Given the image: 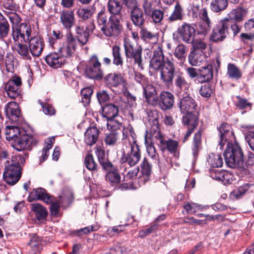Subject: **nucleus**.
<instances>
[{
	"instance_id": "nucleus-1",
	"label": "nucleus",
	"mask_w": 254,
	"mask_h": 254,
	"mask_svg": "<svg viewBox=\"0 0 254 254\" xmlns=\"http://www.w3.org/2000/svg\"><path fill=\"white\" fill-rule=\"evenodd\" d=\"M224 156L228 167L238 168L245 174L248 173L249 166L254 165V154L249 152L247 155H245L240 145L237 142L228 143Z\"/></svg>"
},
{
	"instance_id": "nucleus-2",
	"label": "nucleus",
	"mask_w": 254,
	"mask_h": 254,
	"mask_svg": "<svg viewBox=\"0 0 254 254\" xmlns=\"http://www.w3.org/2000/svg\"><path fill=\"white\" fill-rule=\"evenodd\" d=\"M150 67L157 70L163 79H183V73L180 70H175L172 60L165 58L163 51L158 47L153 53V56L150 62Z\"/></svg>"
},
{
	"instance_id": "nucleus-3",
	"label": "nucleus",
	"mask_w": 254,
	"mask_h": 254,
	"mask_svg": "<svg viewBox=\"0 0 254 254\" xmlns=\"http://www.w3.org/2000/svg\"><path fill=\"white\" fill-rule=\"evenodd\" d=\"M28 156L27 153H23L12 156L10 160L6 161L3 177L8 185H14L19 180L21 177V165L25 163Z\"/></svg>"
},
{
	"instance_id": "nucleus-4",
	"label": "nucleus",
	"mask_w": 254,
	"mask_h": 254,
	"mask_svg": "<svg viewBox=\"0 0 254 254\" xmlns=\"http://www.w3.org/2000/svg\"><path fill=\"white\" fill-rule=\"evenodd\" d=\"M122 154L120 162L132 167L136 165L140 161L141 156V149L136 140H133L128 145H125L121 150Z\"/></svg>"
},
{
	"instance_id": "nucleus-5",
	"label": "nucleus",
	"mask_w": 254,
	"mask_h": 254,
	"mask_svg": "<svg viewBox=\"0 0 254 254\" xmlns=\"http://www.w3.org/2000/svg\"><path fill=\"white\" fill-rule=\"evenodd\" d=\"M155 139L156 143L162 152L168 151L175 157L179 158V144L178 141L169 138L163 134L160 133L157 134Z\"/></svg>"
},
{
	"instance_id": "nucleus-6",
	"label": "nucleus",
	"mask_w": 254,
	"mask_h": 254,
	"mask_svg": "<svg viewBox=\"0 0 254 254\" xmlns=\"http://www.w3.org/2000/svg\"><path fill=\"white\" fill-rule=\"evenodd\" d=\"M123 26L121 22V18L116 15H110L108 23L105 26H102L101 30L106 37L118 36L122 32Z\"/></svg>"
},
{
	"instance_id": "nucleus-7",
	"label": "nucleus",
	"mask_w": 254,
	"mask_h": 254,
	"mask_svg": "<svg viewBox=\"0 0 254 254\" xmlns=\"http://www.w3.org/2000/svg\"><path fill=\"white\" fill-rule=\"evenodd\" d=\"M32 33L31 25L27 22L21 23L15 26H12V36L15 42H18L20 39L21 42L27 43L33 37Z\"/></svg>"
},
{
	"instance_id": "nucleus-8",
	"label": "nucleus",
	"mask_w": 254,
	"mask_h": 254,
	"mask_svg": "<svg viewBox=\"0 0 254 254\" xmlns=\"http://www.w3.org/2000/svg\"><path fill=\"white\" fill-rule=\"evenodd\" d=\"M125 52L127 58L132 60L134 64L138 66H141L142 49L137 44L132 43L129 40H125L124 42Z\"/></svg>"
},
{
	"instance_id": "nucleus-9",
	"label": "nucleus",
	"mask_w": 254,
	"mask_h": 254,
	"mask_svg": "<svg viewBox=\"0 0 254 254\" xmlns=\"http://www.w3.org/2000/svg\"><path fill=\"white\" fill-rule=\"evenodd\" d=\"M95 29V26L93 21H88L85 26L81 24L76 26L75 29L76 38L82 46L87 43L89 36L93 33Z\"/></svg>"
},
{
	"instance_id": "nucleus-10",
	"label": "nucleus",
	"mask_w": 254,
	"mask_h": 254,
	"mask_svg": "<svg viewBox=\"0 0 254 254\" xmlns=\"http://www.w3.org/2000/svg\"><path fill=\"white\" fill-rule=\"evenodd\" d=\"M227 20L223 18L214 26L210 36V39L212 41L221 42L226 38L229 34V25Z\"/></svg>"
},
{
	"instance_id": "nucleus-11",
	"label": "nucleus",
	"mask_w": 254,
	"mask_h": 254,
	"mask_svg": "<svg viewBox=\"0 0 254 254\" xmlns=\"http://www.w3.org/2000/svg\"><path fill=\"white\" fill-rule=\"evenodd\" d=\"M38 140L33 136L24 134L19 136L14 140L12 143L13 147L18 151L31 150L36 145Z\"/></svg>"
},
{
	"instance_id": "nucleus-12",
	"label": "nucleus",
	"mask_w": 254,
	"mask_h": 254,
	"mask_svg": "<svg viewBox=\"0 0 254 254\" xmlns=\"http://www.w3.org/2000/svg\"><path fill=\"white\" fill-rule=\"evenodd\" d=\"M142 8L145 10L146 15L151 19L152 22L154 24H161L164 18V12L163 10L159 9H153L152 4L147 0L143 1Z\"/></svg>"
},
{
	"instance_id": "nucleus-13",
	"label": "nucleus",
	"mask_w": 254,
	"mask_h": 254,
	"mask_svg": "<svg viewBox=\"0 0 254 254\" xmlns=\"http://www.w3.org/2000/svg\"><path fill=\"white\" fill-rule=\"evenodd\" d=\"M6 115L9 120L16 124H20L23 120L18 105L15 102H9L5 108Z\"/></svg>"
},
{
	"instance_id": "nucleus-14",
	"label": "nucleus",
	"mask_w": 254,
	"mask_h": 254,
	"mask_svg": "<svg viewBox=\"0 0 254 254\" xmlns=\"http://www.w3.org/2000/svg\"><path fill=\"white\" fill-rule=\"evenodd\" d=\"M144 9H142L138 5H133L130 9V17L133 24L139 28L143 27L146 18Z\"/></svg>"
},
{
	"instance_id": "nucleus-15",
	"label": "nucleus",
	"mask_w": 254,
	"mask_h": 254,
	"mask_svg": "<svg viewBox=\"0 0 254 254\" xmlns=\"http://www.w3.org/2000/svg\"><path fill=\"white\" fill-rule=\"evenodd\" d=\"M177 33L182 41L189 44L192 43L194 41L195 30L190 24L184 22L178 28Z\"/></svg>"
},
{
	"instance_id": "nucleus-16",
	"label": "nucleus",
	"mask_w": 254,
	"mask_h": 254,
	"mask_svg": "<svg viewBox=\"0 0 254 254\" xmlns=\"http://www.w3.org/2000/svg\"><path fill=\"white\" fill-rule=\"evenodd\" d=\"M179 107L182 114L198 112L197 105L194 100L187 92L183 94V97L179 103Z\"/></svg>"
},
{
	"instance_id": "nucleus-17",
	"label": "nucleus",
	"mask_w": 254,
	"mask_h": 254,
	"mask_svg": "<svg viewBox=\"0 0 254 254\" xmlns=\"http://www.w3.org/2000/svg\"><path fill=\"white\" fill-rule=\"evenodd\" d=\"M28 42L30 53L33 56L39 57L45 47L44 38L39 35L33 36Z\"/></svg>"
},
{
	"instance_id": "nucleus-18",
	"label": "nucleus",
	"mask_w": 254,
	"mask_h": 254,
	"mask_svg": "<svg viewBox=\"0 0 254 254\" xmlns=\"http://www.w3.org/2000/svg\"><path fill=\"white\" fill-rule=\"evenodd\" d=\"M35 200H41L47 204H50L54 201V196L48 193L44 189L39 188L33 189L29 196V202Z\"/></svg>"
},
{
	"instance_id": "nucleus-19",
	"label": "nucleus",
	"mask_w": 254,
	"mask_h": 254,
	"mask_svg": "<svg viewBox=\"0 0 254 254\" xmlns=\"http://www.w3.org/2000/svg\"><path fill=\"white\" fill-rule=\"evenodd\" d=\"M248 10L242 6H238L236 8L232 9L228 14V16L223 19L229 21L242 22L248 14Z\"/></svg>"
},
{
	"instance_id": "nucleus-20",
	"label": "nucleus",
	"mask_w": 254,
	"mask_h": 254,
	"mask_svg": "<svg viewBox=\"0 0 254 254\" xmlns=\"http://www.w3.org/2000/svg\"><path fill=\"white\" fill-rule=\"evenodd\" d=\"M174 103V96L169 92H162L158 97V103L160 108L163 111L171 109Z\"/></svg>"
},
{
	"instance_id": "nucleus-21",
	"label": "nucleus",
	"mask_w": 254,
	"mask_h": 254,
	"mask_svg": "<svg viewBox=\"0 0 254 254\" xmlns=\"http://www.w3.org/2000/svg\"><path fill=\"white\" fill-rule=\"evenodd\" d=\"M60 22L63 27L67 30H70L75 23L74 12L71 10H64L60 15Z\"/></svg>"
},
{
	"instance_id": "nucleus-22",
	"label": "nucleus",
	"mask_w": 254,
	"mask_h": 254,
	"mask_svg": "<svg viewBox=\"0 0 254 254\" xmlns=\"http://www.w3.org/2000/svg\"><path fill=\"white\" fill-rule=\"evenodd\" d=\"M47 64L54 68L61 67L65 64V59L60 53L53 52L45 57Z\"/></svg>"
},
{
	"instance_id": "nucleus-23",
	"label": "nucleus",
	"mask_w": 254,
	"mask_h": 254,
	"mask_svg": "<svg viewBox=\"0 0 254 254\" xmlns=\"http://www.w3.org/2000/svg\"><path fill=\"white\" fill-rule=\"evenodd\" d=\"M21 80H8L5 87L8 96L12 99L18 97L21 92Z\"/></svg>"
},
{
	"instance_id": "nucleus-24",
	"label": "nucleus",
	"mask_w": 254,
	"mask_h": 254,
	"mask_svg": "<svg viewBox=\"0 0 254 254\" xmlns=\"http://www.w3.org/2000/svg\"><path fill=\"white\" fill-rule=\"evenodd\" d=\"M32 210L34 212L35 218L39 224L46 223L48 212L45 207L38 203L33 204Z\"/></svg>"
},
{
	"instance_id": "nucleus-25",
	"label": "nucleus",
	"mask_w": 254,
	"mask_h": 254,
	"mask_svg": "<svg viewBox=\"0 0 254 254\" xmlns=\"http://www.w3.org/2000/svg\"><path fill=\"white\" fill-rule=\"evenodd\" d=\"M143 93L147 102L155 106L158 103V96L155 88L151 84H147L143 87Z\"/></svg>"
},
{
	"instance_id": "nucleus-26",
	"label": "nucleus",
	"mask_w": 254,
	"mask_h": 254,
	"mask_svg": "<svg viewBox=\"0 0 254 254\" xmlns=\"http://www.w3.org/2000/svg\"><path fill=\"white\" fill-rule=\"evenodd\" d=\"M182 118L184 125L187 127L196 128L198 124L199 113L198 112H194L191 113L184 114Z\"/></svg>"
},
{
	"instance_id": "nucleus-27",
	"label": "nucleus",
	"mask_w": 254,
	"mask_h": 254,
	"mask_svg": "<svg viewBox=\"0 0 254 254\" xmlns=\"http://www.w3.org/2000/svg\"><path fill=\"white\" fill-rule=\"evenodd\" d=\"M99 130L95 127H89L84 133V141L86 144L92 146L95 144L99 137Z\"/></svg>"
},
{
	"instance_id": "nucleus-28",
	"label": "nucleus",
	"mask_w": 254,
	"mask_h": 254,
	"mask_svg": "<svg viewBox=\"0 0 254 254\" xmlns=\"http://www.w3.org/2000/svg\"><path fill=\"white\" fill-rule=\"evenodd\" d=\"M219 132L220 140L219 146L220 149H222L227 142V137L231 134L232 132L230 131L231 127L227 123H223L218 127Z\"/></svg>"
},
{
	"instance_id": "nucleus-29",
	"label": "nucleus",
	"mask_w": 254,
	"mask_h": 254,
	"mask_svg": "<svg viewBox=\"0 0 254 254\" xmlns=\"http://www.w3.org/2000/svg\"><path fill=\"white\" fill-rule=\"evenodd\" d=\"M184 18L183 9L179 2L175 5L173 11L167 19L168 23H172L175 21H182Z\"/></svg>"
},
{
	"instance_id": "nucleus-30",
	"label": "nucleus",
	"mask_w": 254,
	"mask_h": 254,
	"mask_svg": "<svg viewBox=\"0 0 254 254\" xmlns=\"http://www.w3.org/2000/svg\"><path fill=\"white\" fill-rule=\"evenodd\" d=\"M96 154L103 170H108L113 167V164L109 161L104 150L98 149L96 151Z\"/></svg>"
},
{
	"instance_id": "nucleus-31",
	"label": "nucleus",
	"mask_w": 254,
	"mask_h": 254,
	"mask_svg": "<svg viewBox=\"0 0 254 254\" xmlns=\"http://www.w3.org/2000/svg\"><path fill=\"white\" fill-rule=\"evenodd\" d=\"M107 7L111 15H116L118 17L121 15L123 4L121 1L118 0H108Z\"/></svg>"
},
{
	"instance_id": "nucleus-32",
	"label": "nucleus",
	"mask_w": 254,
	"mask_h": 254,
	"mask_svg": "<svg viewBox=\"0 0 254 254\" xmlns=\"http://www.w3.org/2000/svg\"><path fill=\"white\" fill-rule=\"evenodd\" d=\"M228 6V0H212L210 9L214 13H220Z\"/></svg>"
},
{
	"instance_id": "nucleus-33",
	"label": "nucleus",
	"mask_w": 254,
	"mask_h": 254,
	"mask_svg": "<svg viewBox=\"0 0 254 254\" xmlns=\"http://www.w3.org/2000/svg\"><path fill=\"white\" fill-rule=\"evenodd\" d=\"M103 116L107 120L118 116V107L113 104H108L102 107Z\"/></svg>"
},
{
	"instance_id": "nucleus-34",
	"label": "nucleus",
	"mask_w": 254,
	"mask_h": 254,
	"mask_svg": "<svg viewBox=\"0 0 254 254\" xmlns=\"http://www.w3.org/2000/svg\"><path fill=\"white\" fill-rule=\"evenodd\" d=\"M15 51L22 59L25 60H31V56L30 55V50L28 46L26 44L19 43L18 41L15 44Z\"/></svg>"
},
{
	"instance_id": "nucleus-35",
	"label": "nucleus",
	"mask_w": 254,
	"mask_h": 254,
	"mask_svg": "<svg viewBox=\"0 0 254 254\" xmlns=\"http://www.w3.org/2000/svg\"><path fill=\"white\" fill-rule=\"evenodd\" d=\"M201 135L202 131L199 130L195 133L193 138L192 151L194 157L198 155V152L201 148Z\"/></svg>"
},
{
	"instance_id": "nucleus-36",
	"label": "nucleus",
	"mask_w": 254,
	"mask_h": 254,
	"mask_svg": "<svg viewBox=\"0 0 254 254\" xmlns=\"http://www.w3.org/2000/svg\"><path fill=\"white\" fill-rule=\"evenodd\" d=\"M85 73L87 77L92 79H102L104 76V73L101 68L86 67Z\"/></svg>"
},
{
	"instance_id": "nucleus-37",
	"label": "nucleus",
	"mask_w": 254,
	"mask_h": 254,
	"mask_svg": "<svg viewBox=\"0 0 254 254\" xmlns=\"http://www.w3.org/2000/svg\"><path fill=\"white\" fill-rule=\"evenodd\" d=\"M112 51L113 56V64L117 66H123L124 61L122 56L120 47L119 45H114L112 47Z\"/></svg>"
},
{
	"instance_id": "nucleus-38",
	"label": "nucleus",
	"mask_w": 254,
	"mask_h": 254,
	"mask_svg": "<svg viewBox=\"0 0 254 254\" xmlns=\"http://www.w3.org/2000/svg\"><path fill=\"white\" fill-rule=\"evenodd\" d=\"M16 132L19 133V129L17 127L14 126H7L4 129V134H1L2 138H0L3 139L5 137L6 140L14 141L18 137Z\"/></svg>"
},
{
	"instance_id": "nucleus-39",
	"label": "nucleus",
	"mask_w": 254,
	"mask_h": 254,
	"mask_svg": "<svg viewBox=\"0 0 254 254\" xmlns=\"http://www.w3.org/2000/svg\"><path fill=\"white\" fill-rule=\"evenodd\" d=\"M123 119L119 116L108 120L107 127L112 130H120L123 127Z\"/></svg>"
},
{
	"instance_id": "nucleus-40",
	"label": "nucleus",
	"mask_w": 254,
	"mask_h": 254,
	"mask_svg": "<svg viewBox=\"0 0 254 254\" xmlns=\"http://www.w3.org/2000/svg\"><path fill=\"white\" fill-rule=\"evenodd\" d=\"M9 24L4 17V16L0 13V38L3 39L6 37L9 32Z\"/></svg>"
},
{
	"instance_id": "nucleus-41",
	"label": "nucleus",
	"mask_w": 254,
	"mask_h": 254,
	"mask_svg": "<svg viewBox=\"0 0 254 254\" xmlns=\"http://www.w3.org/2000/svg\"><path fill=\"white\" fill-rule=\"evenodd\" d=\"M141 172L144 180L147 181L152 173V165L146 158H144L140 164Z\"/></svg>"
},
{
	"instance_id": "nucleus-42",
	"label": "nucleus",
	"mask_w": 254,
	"mask_h": 254,
	"mask_svg": "<svg viewBox=\"0 0 254 254\" xmlns=\"http://www.w3.org/2000/svg\"><path fill=\"white\" fill-rule=\"evenodd\" d=\"M107 182L110 183L112 186L117 185L120 182L121 176L118 170L109 171L105 175Z\"/></svg>"
},
{
	"instance_id": "nucleus-43",
	"label": "nucleus",
	"mask_w": 254,
	"mask_h": 254,
	"mask_svg": "<svg viewBox=\"0 0 254 254\" xmlns=\"http://www.w3.org/2000/svg\"><path fill=\"white\" fill-rule=\"evenodd\" d=\"M119 137V132L117 130H112L106 134L104 141L107 145L114 146L117 144Z\"/></svg>"
},
{
	"instance_id": "nucleus-44",
	"label": "nucleus",
	"mask_w": 254,
	"mask_h": 254,
	"mask_svg": "<svg viewBox=\"0 0 254 254\" xmlns=\"http://www.w3.org/2000/svg\"><path fill=\"white\" fill-rule=\"evenodd\" d=\"M207 161L211 168L221 167L223 165L222 158L219 154L211 153Z\"/></svg>"
},
{
	"instance_id": "nucleus-45",
	"label": "nucleus",
	"mask_w": 254,
	"mask_h": 254,
	"mask_svg": "<svg viewBox=\"0 0 254 254\" xmlns=\"http://www.w3.org/2000/svg\"><path fill=\"white\" fill-rule=\"evenodd\" d=\"M202 54V53L199 52V51H191L189 56L190 64L192 65H199L203 60L204 56Z\"/></svg>"
},
{
	"instance_id": "nucleus-46",
	"label": "nucleus",
	"mask_w": 254,
	"mask_h": 254,
	"mask_svg": "<svg viewBox=\"0 0 254 254\" xmlns=\"http://www.w3.org/2000/svg\"><path fill=\"white\" fill-rule=\"evenodd\" d=\"M227 74L230 78L239 79L242 77V72L235 64L229 63L228 64Z\"/></svg>"
},
{
	"instance_id": "nucleus-47",
	"label": "nucleus",
	"mask_w": 254,
	"mask_h": 254,
	"mask_svg": "<svg viewBox=\"0 0 254 254\" xmlns=\"http://www.w3.org/2000/svg\"><path fill=\"white\" fill-rule=\"evenodd\" d=\"M84 165L86 168L91 171L97 172L98 170V166L95 162L93 156L88 153L87 154L84 158Z\"/></svg>"
},
{
	"instance_id": "nucleus-48",
	"label": "nucleus",
	"mask_w": 254,
	"mask_h": 254,
	"mask_svg": "<svg viewBox=\"0 0 254 254\" xmlns=\"http://www.w3.org/2000/svg\"><path fill=\"white\" fill-rule=\"evenodd\" d=\"M92 93L93 90L91 87H85L81 89L80 91L81 102L84 106H87L90 103Z\"/></svg>"
},
{
	"instance_id": "nucleus-49",
	"label": "nucleus",
	"mask_w": 254,
	"mask_h": 254,
	"mask_svg": "<svg viewBox=\"0 0 254 254\" xmlns=\"http://www.w3.org/2000/svg\"><path fill=\"white\" fill-rule=\"evenodd\" d=\"M76 46L67 44L63 45L62 47L59 49V52L63 57L70 58L75 52Z\"/></svg>"
},
{
	"instance_id": "nucleus-50",
	"label": "nucleus",
	"mask_w": 254,
	"mask_h": 254,
	"mask_svg": "<svg viewBox=\"0 0 254 254\" xmlns=\"http://www.w3.org/2000/svg\"><path fill=\"white\" fill-rule=\"evenodd\" d=\"M199 16L203 23L206 24L207 27L203 31L202 33L205 34L211 27V20L208 15V11L206 8H202L200 10Z\"/></svg>"
},
{
	"instance_id": "nucleus-51",
	"label": "nucleus",
	"mask_w": 254,
	"mask_h": 254,
	"mask_svg": "<svg viewBox=\"0 0 254 254\" xmlns=\"http://www.w3.org/2000/svg\"><path fill=\"white\" fill-rule=\"evenodd\" d=\"M5 64L8 71H12L14 66H16L17 60L10 53H7L6 55Z\"/></svg>"
},
{
	"instance_id": "nucleus-52",
	"label": "nucleus",
	"mask_w": 254,
	"mask_h": 254,
	"mask_svg": "<svg viewBox=\"0 0 254 254\" xmlns=\"http://www.w3.org/2000/svg\"><path fill=\"white\" fill-rule=\"evenodd\" d=\"M199 75L205 79H212L213 67L211 65L208 64L205 66H202L199 69Z\"/></svg>"
},
{
	"instance_id": "nucleus-53",
	"label": "nucleus",
	"mask_w": 254,
	"mask_h": 254,
	"mask_svg": "<svg viewBox=\"0 0 254 254\" xmlns=\"http://www.w3.org/2000/svg\"><path fill=\"white\" fill-rule=\"evenodd\" d=\"M145 145L146 148V151L148 155L155 160L158 159V154L157 153L156 149L154 144L152 142H149L147 138L146 135L145 138Z\"/></svg>"
},
{
	"instance_id": "nucleus-54",
	"label": "nucleus",
	"mask_w": 254,
	"mask_h": 254,
	"mask_svg": "<svg viewBox=\"0 0 254 254\" xmlns=\"http://www.w3.org/2000/svg\"><path fill=\"white\" fill-rule=\"evenodd\" d=\"M50 212L51 216L58 217L60 216V209L61 203L59 201H57L54 197V201L50 203Z\"/></svg>"
},
{
	"instance_id": "nucleus-55",
	"label": "nucleus",
	"mask_w": 254,
	"mask_h": 254,
	"mask_svg": "<svg viewBox=\"0 0 254 254\" xmlns=\"http://www.w3.org/2000/svg\"><path fill=\"white\" fill-rule=\"evenodd\" d=\"M249 189V185L248 184L244 185L239 187L237 190L232 192L230 196L231 197L239 199Z\"/></svg>"
},
{
	"instance_id": "nucleus-56",
	"label": "nucleus",
	"mask_w": 254,
	"mask_h": 254,
	"mask_svg": "<svg viewBox=\"0 0 254 254\" xmlns=\"http://www.w3.org/2000/svg\"><path fill=\"white\" fill-rule=\"evenodd\" d=\"M2 5L8 12L16 11L19 7L13 0H3Z\"/></svg>"
},
{
	"instance_id": "nucleus-57",
	"label": "nucleus",
	"mask_w": 254,
	"mask_h": 254,
	"mask_svg": "<svg viewBox=\"0 0 254 254\" xmlns=\"http://www.w3.org/2000/svg\"><path fill=\"white\" fill-rule=\"evenodd\" d=\"M59 201L62 205H67L70 204L73 200V195L70 191L65 192L63 195L60 196Z\"/></svg>"
},
{
	"instance_id": "nucleus-58",
	"label": "nucleus",
	"mask_w": 254,
	"mask_h": 254,
	"mask_svg": "<svg viewBox=\"0 0 254 254\" xmlns=\"http://www.w3.org/2000/svg\"><path fill=\"white\" fill-rule=\"evenodd\" d=\"M212 91L210 83L207 82L204 85L201 86L199 93L202 96L208 98L211 96Z\"/></svg>"
},
{
	"instance_id": "nucleus-59",
	"label": "nucleus",
	"mask_w": 254,
	"mask_h": 254,
	"mask_svg": "<svg viewBox=\"0 0 254 254\" xmlns=\"http://www.w3.org/2000/svg\"><path fill=\"white\" fill-rule=\"evenodd\" d=\"M186 48L184 45L180 44L175 49L174 55L182 61L186 56Z\"/></svg>"
},
{
	"instance_id": "nucleus-60",
	"label": "nucleus",
	"mask_w": 254,
	"mask_h": 254,
	"mask_svg": "<svg viewBox=\"0 0 254 254\" xmlns=\"http://www.w3.org/2000/svg\"><path fill=\"white\" fill-rule=\"evenodd\" d=\"M138 172V167L129 171L126 175H124V181L133 182V180L137 178Z\"/></svg>"
},
{
	"instance_id": "nucleus-61",
	"label": "nucleus",
	"mask_w": 254,
	"mask_h": 254,
	"mask_svg": "<svg viewBox=\"0 0 254 254\" xmlns=\"http://www.w3.org/2000/svg\"><path fill=\"white\" fill-rule=\"evenodd\" d=\"M240 22L229 21L228 22L229 28L231 29L233 36L236 37L241 31L242 26L239 24Z\"/></svg>"
},
{
	"instance_id": "nucleus-62",
	"label": "nucleus",
	"mask_w": 254,
	"mask_h": 254,
	"mask_svg": "<svg viewBox=\"0 0 254 254\" xmlns=\"http://www.w3.org/2000/svg\"><path fill=\"white\" fill-rule=\"evenodd\" d=\"M38 103L41 105L43 112L45 114L52 116L55 114L56 111L52 105L49 104H45L40 100H38Z\"/></svg>"
},
{
	"instance_id": "nucleus-63",
	"label": "nucleus",
	"mask_w": 254,
	"mask_h": 254,
	"mask_svg": "<svg viewBox=\"0 0 254 254\" xmlns=\"http://www.w3.org/2000/svg\"><path fill=\"white\" fill-rule=\"evenodd\" d=\"M192 44L193 51L196 52L199 51V52L204 54L203 50L205 49L206 45V44L201 40H194L191 43Z\"/></svg>"
},
{
	"instance_id": "nucleus-64",
	"label": "nucleus",
	"mask_w": 254,
	"mask_h": 254,
	"mask_svg": "<svg viewBox=\"0 0 254 254\" xmlns=\"http://www.w3.org/2000/svg\"><path fill=\"white\" fill-rule=\"evenodd\" d=\"M239 38L244 44H247L249 41L253 42L254 40V33H242Z\"/></svg>"
}]
</instances>
